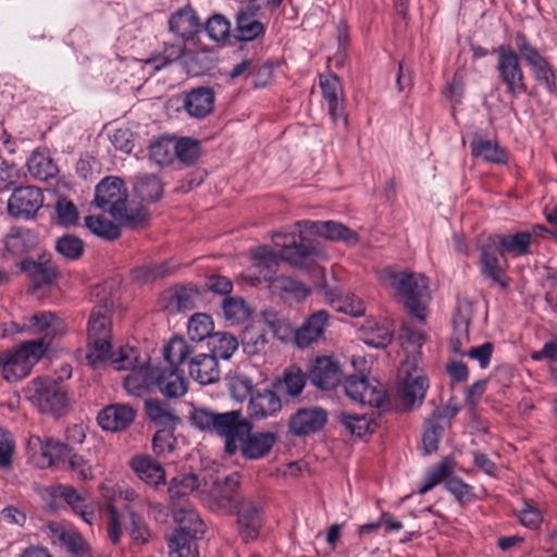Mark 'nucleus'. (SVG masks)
<instances>
[{
	"label": "nucleus",
	"instance_id": "nucleus-50",
	"mask_svg": "<svg viewBox=\"0 0 557 557\" xmlns=\"http://www.w3.org/2000/svg\"><path fill=\"white\" fill-rule=\"evenodd\" d=\"M341 423L357 437H362L369 433H373L376 422L368 414H357L343 412L339 417Z\"/></svg>",
	"mask_w": 557,
	"mask_h": 557
},
{
	"label": "nucleus",
	"instance_id": "nucleus-6",
	"mask_svg": "<svg viewBox=\"0 0 557 557\" xmlns=\"http://www.w3.org/2000/svg\"><path fill=\"white\" fill-rule=\"evenodd\" d=\"M389 283L405 309L420 322L425 321V309L430 300L428 278L409 272H392Z\"/></svg>",
	"mask_w": 557,
	"mask_h": 557
},
{
	"label": "nucleus",
	"instance_id": "nucleus-44",
	"mask_svg": "<svg viewBox=\"0 0 557 557\" xmlns=\"http://www.w3.org/2000/svg\"><path fill=\"white\" fill-rule=\"evenodd\" d=\"M262 318L274 337L284 343L294 341L295 330L283 313L274 309H265L262 311Z\"/></svg>",
	"mask_w": 557,
	"mask_h": 557
},
{
	"label": "nucleus",
	"instance_id": "nucleus-18",
	"mask_svg": "<svg viewBox=\"0 0 557 557\" xmlns=\"http://www.w3.org/2000/svg\"><path fill=\"white\" fill-rule=\"evenodd\" d=\"M339 362L329 356L317 357L309 368L308 379L312 385L322 391L335 388L342 381Z\"/></svg>",
	"mask_w": 557,
	"mask_h": 557
},
{
	"label": "nucleus",
	"instance_id": "nucleus-13",
	"mask_svg": "<svg viewBox=\"0 0 557 557\" xmlns=\"http://www.w3.org/2000/svg\"><path fill=\"white\" fill-rule=\"evenodd\" d=\"M479 261L478 267L480 274L494 284L499 285L506 289L509 286L506 277L508 269V261L499 247L495 244L490 236L479 246Z\"/></svg>",
	"mask_w": 557,
	"mask_h": 557
},
{
	"label": "nucleus",
	"instance_id": "nucleus-35",
	"mask_svg": "<svg viewBox=\"0 0 557 557\" xmlns=\"http://www.w3.org/2000/svg\"><path fill=\"white\" fill-rule=\"evenodd\" d=\"M495 240L504 255L509 253L513 257H521L532 253V233L528 231L518 232L512 235H490Z\"/></svg>",
	"mask_w": 557,
	"mask_h": 557
},
{
	"label": "nucleus",
	"instance_id": "nucleus-38",
	"mask_svg": "<svg viewBox=\"0 0 557 557\" xmlns=\"http://www.w3.org/2000/svg\"><path fill=\"white\" fill-rule=\"evenodd\" d=\"M470 150L473 158H481L488 163L506 164L508 160L506 150L497 141L482 136L473 138Z\"/></svg>",
	"mask_w": 557,
	"mask_h": 557
},
{
	"label": "nucleus",
	"instance_id": "nucleus-10",
	"mask_svg": "<svg viewBox=\"0 0 557 557\" xmlns=\"http://www.w3.org/2000/svg\"><path fill=\"white\" fill-rule=\"evenodd\" d=\"M24 395L41 412L60 414L66 407L65 391L52 379H34Z\"/></svg>",
	"mask_w": 557,
	"mask_h": 557
},
{
	"label": "nucleus",
	"instance_id": "nucleus-19",
	"mask_svg": "<svg viewBox=\"0 0 557 557\" xmlns=\"http://www.w3.org/2000/svg\"><path fill=\"white\" fill-rule=\"evenodd\" d=\"M429 386V379L424 375L406 376L397 386L398 409L408 412L420 407Z\"/></svg>",
	"mask_w": 557,
	"mask_h": 557
},
{
	"label": "nucleus",
	"instance_id": "nucleus-49",
	"mask_svg": "<svg viewBox=\"0 0 557 557\" xmlns=\"http://www.w3.org/2000/svg\"><path fill=\"white\" fill-rule=\"evenodd\" d=\"M200 293L194 285L176 286L170 296L169 307L177 311H189L195 308Z\"/></svg>",
	"mask_w": 557,
	"mask_h": 557
},
{
	"label": "nucleus",
	"instance_id": "nucleus-62",
	"mask_svg": "<svg viewBox=\"0 0 557 557\" xmlns=\"http://www.w3.org/2000/svg\"><path fill=\"white\" fill-rule=\"evenodd\" d=\"M445 490L450 493L460 506H467L475 500L474 488L461 478L454 475L445 484Z\"/></svg>",
	"mask_w": 557,
	"mask_h": 557
},
{
	"label": "nucleus",
	"instance_id": "nucleus-28",
	"mask_svg": "<svg viewBox=\"0 0 557 557\" xmlns=\"http://www.w3.org/2000/svg\"><path fill=\"white\" fill-rule=\"evenodd\" d=\"M21 269L28 274L35 289L51 285L59 275L57 265L50 259H25L21 262Z\"/></svg>",
	"mask_w": 557,
	"mask_h": 557
},
{
	"label": "nucleus",
	"instance_id": "nucleus-41",
	"mask_svg": "<svg viewBox=\"0 0 557 557\" xmlns=\"http://www.w3.org/2000/svg\"><path fill=\"white\" fill-rule=\"evenodd\" d=\"M176 270V265L171 261L148 262L133 269L132 277L138 283H150L171 276Z\"/></svg>",
	"mask_w": 557,
	"mask_h": 557
},
{
	"label": "nucleus",
	"instance_id": "nucleus-8",
	"mask_svg": "<svg viewBox=\"0 0 557 557\" xmlns=\"http://www.w3.org/2000/svg\"><path fill=\"white\" fill-rule=\"evenodd\" d=\"M108 515V537L113 545H117L121 541L123 527L129 534L135 545L147 544L152 534L143 516L125 506V511L121 513L113 505L107 506Z\"/></svg>",
	"mask_w": 557,
	"mask_h": 557
},
{
	"label": "nucleus",
	"instance_id": "nucleus-12",
	"mask_svg": "<svg viewBox=\"0 0 557 557\" xmlns=\"http://www.w3.org/2000/svg\"><path fill=\"white\" fill-rule=\"evenodd\" d=\"M496 52V70L499 79L506 85V92L516 99L527 91L525 77L520 65V53L504 46H500Z\"/></svg>",
	"mask_w": 557,
	"mask_h": 557
},
{
	"label": "nucleus",
	"instance_id": "nucleus-52",
	"mask_svg": "<svg viewBox=\"0 0 557 557\" xmlns=\"http://www.w3.org/2000/svg\"><path fill=\"white\" fill-rule=\"evenodd\" d=\"M211 349V356L215 359H230L238 348V341L228 333H214L208 343Z\"/></svg>",
	"mask_w": 557,
	"mask_h": 557
},
{
	"label": "nucleus",
	"instance_id": "nucleus-9",
	"mask_svg": "<svg viewBox=\"0 0 557 557\" xmlns=\"http://www.w3.org/2000/svg\"><path fill=\"white\" fill-rule=\"evenodd\" d=\"M65 330L64 321L51 311H38L23 319V323L11 322L0 324V337L26 332L33 335H41L39 339L47 343V348L52 339L61 335Z\"/></svg>",
	"mask_w": 557,
	"mask_h": 557
},
{
	"label": "nucleus",
	"instance_id": "nucleus-21",
	"mask_svg": "<svg viewBox=\"0 0 557 557\" xmlns=\"http://www.w3.org/2000/svg\"><path fill=\"white\" fill-rule=\"evenodd\" d=\"M136 418V409L127 404L116 403L106 406L97 416L99 426L109 432L126 430Z\"/></svg>",
	"mask_w": 557,
	"mask_h": 557
},
{
	"label": "nucleus",
	"instance_id": "nucleus-56",
	"mask_svg": "<svg viewBox=\"0 0 557 557\" xmlns=\"http://www.w3.org/2000/svg\"><path fill=\"white\" fill-rule=\"evenodd\" d=\"M85 225L91 233L104 239L113 240L121 235V230L117 225L100 215L86 216Z\"/></svg>",
	"mask_w": 557,
	"mask_h": 557
},
{
	"label": "nucleus",
	"instance_id": "nucleus-47",
	"mask_svg": "<svg viewBox=\"0 0 557 557\" xmlns=\"http://www.w3.org/2000/svg\"><path fill=\"white\" fill-rule=\"evenodd\" d=\"M135 195L145 202H154L163 194L161 180L154 174H145L137 177L134 184Z\"/></svg>",
	"mask_w": 557,
	"mask_h": 557
},
{
	"label": "nucleus",
	"instance_id": "nucleus-2",
	"mask_svg": "<svg viewBox=\"0 0 557 557\" xmlns=\"http://www.w3.org/2000/svg\"><path fill=\"white\" fill-rule=\"evenodd\" d=\"M199 37H173L171 41L164 42L163 50H156L143 61L150 65L153 72L160 71L170 63L178 60L182 55H187L186 67L191 76H200L212 71L219 60L218 52L208 47H198L191 50L190 46H196V39Z\"/></svg>",
	"mask_w": 557,
	"mask_h": 557
},
{
	"label": "nucleus",
	"instance_id": "nucleus-53",
	"mask_svg": "<svg viewBox=\"0 0 557 557\" xmlns=\"http://www.w3.org/2000/svg\"><path fill=\"white\" fill-rule=\"evenodd\" d=\"M213 329V320L209 314L196 313L188 321L187 334L193 342H201L210 339L214 334Z\"/></svg>",
	"mask_w": 557,
	"mask_h": 557
},
{
	"label": "nucleus",
	"instance_id": "nucleus-30",
	"mask_svg": "<svg viewBox=\"0 0 557 557\" xmlns=\"http://www.w3.org/2000/svg\"><path fill=\"white\" fill-rule=\"evenodd\" d=\"M310 232L331 240H342L348 245H355L359 240L358 234L345 226L343 223L335 221H312Z\"/></svg>",
	"mask_w": 557,
	"mask_h": 557
},
{
	"label": "nucleus",
	"instance_id": "nucleus-29",
	"mask_svg": "<svg viewBox=\"0 0 557 557\" xmlns=\"http://www.w3.org/2000/svg\"><path fill=\"white\" fill-rule=\"evenodd\" d=\"M157 368H151L143 361L129 371L124 379V387L128 394L140 396L146 392H150L156 387Z\"/></svg>",
	"mask_w": 557,
	"mask_h": 557
},
{
	"label": "nucleus",
	"instance_id": "nucleus-27",
	"mask_svg": "<svg viewBox=\"0 0 557 557\" xmlns=\"http://www.w3.org/2000/svg\"><path fill=\"white\" fill-rule=\"evenodd\" d=\"M456 461L453 456L443 457L437 463L426 469L418 494L425 495L441 483L446 484L454 476Z\"/></svg>",
	"mask_w": 557,
	"mask_h": 557
},
{
	"label": "nucleus",
	"instance_id": "nucleus-61",
	"mask_svg": "<svg viewBox=\"0 0 557 557\" xmlns=\"http://www.w3.org/2000/svg\"><path fill=\"white\" fill-rule=\"evenodd\" d=\"M326 296L336 311L349 314L351 317H361L366 312V305L361 298L354 294H348L343 298L335 299L333 293Z\"/></svg>",
	"mask_w": 557,
	"mask_h": 557
},
{
	"label": "nucleus",
	"instance_id": "nucleus-37",
	"mask_svg": "<svg viewBox=\"0 0 557 557\" xmlns=\"http://www.w3.org/2000/svg\"><path fill=\"white\" fill-rule=\"evenodd\" d=\"M169 28L175 35H199L202 32V24L196 11L185 7L171 15Z\"/></svg>",
	"mask_w": 557,
	"mask_h": 557
},
{
	"label": "nucleus",
	"instance_id": "nucleus-32",
	"mask_svg": "<svg viewBox=\"0 0 557 557\" xmlns=\"http://www.w3.org/2000/svg\"><path fill=\"white\" fill-rule=\"evenodd\" d=\"M237 523L239 534L245 542L253 541L259 536L262 515L261 509L253 504L237 507Z\"/></svg>",
	"mask_w": 557,
	"mask_h": 557
},
{
	"label": "nucleus",
	"instance_id": "nucleus-64",
	"mask_svg": "<svg viewBox=\"0 0 557 557\" xmlns=\"http://www.w3.org/2000/svg\"><path fill=\"white\" fill-rule=\"evenodd\" d=\"M242 345L244 352L255 356L263 351L268 345V337L263 331L255 327L246 329L243 333Z\"/></svg>",
	"mask_w": 557,
	"mask_h": 557
},
{
	"label": "nucleus",
	"instance_id": "nucleus-31",
	"mask_svg": "<svg viewBox=\"0 0 557 557\" xmlns=\"http://www.w3.org/2000/svg\"><path fill=\"white\" fill-rule=\"evenodd\" d=\"M172 516L178 528L174 532H182L191 536H201L206 532V524L199 513L189 505L183 504L180 508H172Z\"/></svg>",
	"mask_w": 557,
	"mask_h": 557
},
{
	"label": "nucleus",
	"instance_id": "nucleus-33",
	"mask_svg": "<svg viewBox=\"0 0 557 557\" xmlns=\"http://www.w3.org/2000/svg\"><path fill=\"white\" fill-rule=\"evenodd\" d=\"M238 485L239 481L237 474L227 475L222 482L214 483L211 494L221 510L232 512L237 509Z\"/></svg>",
	"mask_w": 557,
	"mask_h": 557
},
{
	"label": "nucleus",
	"instance_id": "nucleus-55",
	"mask_svg": "<svg viewBox=\"0 0 557 557\" xmlns=\"http://www.w3.org/2000/svg\"><path fill=\"white\" fill-rule=\"evenodd\" d=\"M54 247L58 253L70 261L78 260L85 250L84 242L73 234L59 237Z\"/></svg>",
	"mask_w": 557,
	"mask_h": 557
},
{
	"label": "nucleus",
	"instance_id": "nucleus-63",
	"mask_svg": "<svg viewBox=\"0 0 557 557\" xmlns=\"http://www.w3.org/2000/svg\"><path fill=\"white\" fill-rule=\"evenodd\" d=\"M519 522L530 530L540 529L544 517L541 509L531 499H523L522 508L516 511Z\"/></svg>",
	"mask_w": 557,
	"mask_h": 557
},
{
	"label": "nucleus",
	"instance_id": "nucleus-16",
	"mask_svg": "<svg viewBox=\"0 0 557 557\" xmlns=\"http://www.w3.org/2000/svg\"><path fill=\"white\" fill-rule=\"evenodd\" d=\"M245 394L249 396L248 411L252 419H265L282 409V401L276 392L268 387H257L249 380L240 381Z\"/></svg>",
	"mask_w": 557,
	"mask_h": 557
},
{
	"label": "nucleus",
	"instance_id": "nucleus-23",
	"mask_svg": "<svg viewBox=\"0 0 557 557\" xmlns=\"http://www.w3.org/2000/svg\"><path fill=\"white\" fill-rule=\"evenodd\" d=\"M215 94L211 87L199 86L183 96V109L188 116L201 120L214 109Z\"/></svg>",
	"mask_w": 557,
	"mask_h": 557
},
{
	"label": "nucleus",
	"instance_id": "nucleus-40",
	"mask_svg": "<svg viewBox=\"0 0 557 557\" xmlns=\"http://www.w3.org/2000/svg\"><path fill=\"white\" fill-rule=\"evenodd\" d=\"M59 491L60 497L72 508V510L86 523L92 524L96 519V512L91 502L72 486H60Z\"/></svg>",
	"mask_w": 557,
	"mask_h": 557
},
{
	"label": "nucleus",
	"instance_id": "nucleus-39",
	"mask_svg": "<svg viewBox=\"0 0 557 557\" xmlns=\"http://www.w3.org/2000/svg\"><path fill=\"white\" fill-rule=\"evenodd\" d=\"M131 467L138 478L147 484L159 485L165 482L163 468L149 456H134L131 460Z\"/></svg>",
	"mask_w": 557,
	"mask_h": 557
},
{
	"label": "nucleus",
	"instance_id": "nucleus-1",
	"mask_svg": "<svg viewBox=\"0 0 557 557\" xmlns=\"http://www.w3.org/2000/svg\"><path fill=\"white\" fill-rule=\"evenodd\" d=\"M272 242L280 248V253L267 245L251 251L253 262L243 273V280L251 286L268 285L276 276L282 260L301 269H310L314 261L317 250L300 233H275Z\"/></svg>",
	"mask_w": 557,
	"mask_h": 557
},
{
	"label": "nucleus",
	"instance_id": "nucleus-4",
	"mask_svg": "<svg viewBox=\"0 0 557 557\" xmlns=\"http://www.w3.org/2000/svg\"><path fill=\"white\" fill-rule=\"evenodd\" d=\"M113 301L104 299L94 306L87 322V355L90 366L97 368L107 361L112 348Z\"/></svg>",
	"mask_w": 557,
	"mask_h": 557
},
{
	"label": "nucleus",
	"instance_id": "nucleus-3",
	"mask_svg": "<svg viewBox=\"0 0 557 557\" xmlns=\"http://www.w3.org/2000/svg\"><path fill=\"white\" fill-rule=\"evenodd\" d=\"M190 346L183 337H173L163 348L165 367L157 368L156 388L168 398H178L186 394L188 383L184 377L185 362Z\"/></svg>",
	"mask_w": 557,
	"mask_h": 557
},
{
	"label": "nucleus",
	"instance_id": "nucleus-60",
	"mask_svg": "<svg viewBox=\"0 0 557 557\" xmlns=\"http://www.w3.org/2000/svg\"><path fill=\"white\" fill-rule=\"evenodd\" d=\"M107 360L117 370H133L143 362L139 361L138 351L133 347H121L119 351L110 350Z\"/></svg>",
	"mask_w": 557,
	"mask_h": 557
},
{
	"label": "nucleus",
	"instance_id": "nucleus-34",
	"mask_svg": "<svg viewBox=\"0 0 557 557\" xmlns=\"http://www.w3.org/2000/svg\"><path fill=\"white\" fill-rule=\"evenodd\" d=\"M238 47L233 51L234 58L239 60L231 70L225 71L222 75L228 83L235 84L239 81L246 79L255 73L253 61L251 58L243 55L247 42L252 41L257 37H234Z\"/></svg>",
	"mask_w": 557,
	"mask_h": 557
},
{
	"label": "nucleus",
	"instance_id": "nucleus-59",
	"mask_svg": "<svg viewBox=\"0 0 557 557\" xmlns=\"http://www.w3.org/2000/svg\"><path fill=\"white\" fill-rule=\"evenodd\" d=\"M175 159L185 165H193L200 156L199 141L189 137L174 139Z\"/></svg>",
	"mask_w": 557,
	"mask_h": 557
},
{
	"label": "nucleus",
	"instance_id": "nucleus-42",
	"mask_svg": "<svg viewBox=\"0 0 557 557\" xmlns=\"http://www.w3.org/2000/svg\"><path fill=\"white\" fill-rule=\"evenodd\" d=\"M308 380V376L299 368L288 367L273 385L277 392L296 397L302 393Z\"/></svg>",
	"mask_w": 557,
	"mask_h": 557
},
{
	"label": "nucleus",
	"instance_id": "nucleus-14",
	"mask_svg": "<svg viewBox=\"0 0 557 557\" xmlns=\"http://www.w3.org/2000/svg\"><path fill=\"white\" fill-rule=\"evenodd\" d=\"M250 429H253V425L242 411L231 410L219 414L213 434L224 438V451L233 456L238 451L243 436Z\"/></svg>",
	"mask_w": 557,
	"mask_h": 557
},
{
	"label": "nucleus",
	"instance_id": "nucleus-7",
	"mask_svg": "<svg viewBox=\"0 0 557 557\" xmlns=\"http://www.w3.org/2000/svg\"><path fill=\"white\" fill-rule=\"evenodd\" d=\"M47 351V343L42 339L24 342L13 351L0 356L2 376L8 382H16L29 375L33 367Z\"/></svg>",
	"mask_w": 557,
	"mask_h": 557
},
{
	"label": "nucleus",
	"instance_id": "nucleus-48",
	"mask_svg": "<svg viewBox=\"0 0 557 557\" xmlns=\"http://www.w3.org/2000/svg\"><path fill=\"white\" fill-rule=\"evenodd\" d=\"M73 447L54 438H47L40 445L44 466L52 467L66 461Z\"/></svg>",
	"mask_w": 557,
	"mask_h": 557
},
{
	"label": "nucleus",
	"instance_id": "nucleus-57",
	"mask_svg": "<svg viewBox=\"0 0 557 557\" xmlns=\"http://www.w3.org/2000/svg\"><path fill=\"white\" fill-rule=\"evenodd\" d=\"M32 234L24 227H12L4 239L5 249L15 256L23 255L30 247Z\"/></svg>",
	"mask_w": 557,
	"mask_h": 557
},
{
	"label": "nucleus",
	"instance_id": "nucleus-24",
	"mask_svg": "<svg viewBox=\"0 0 557 557\" xmlns=\"http://www.w3.org/2000/svg\"><path fill=\"white\" fill-rule=\"evenodd\" d=\"M329 318L330 315L325 310H318L310 314L302 325L295 330V344L300 348H305L318 342L329 325Z\"/></svg>",
	"mask_w": 557,
	"mask_h": 557
},
{
	"label": "nucleus",
	"instance_id": "nucleus-45",
	"mask_svg": "<svg viewBox=\"0 0 557 557\" xmlns=\"http://www.w3.org/2000/svg\"><path fill=\"white\" fill-rule=\"evenodd\" d=\"M201 536H191L182 532H173L168 540L170 557H198L197 540Z\"/></svg>",
	"mask_w": 557,
	"mask_h": 557
},
{
	"label": "nucleus",
	"instance_id": "nucleus-26",
	"mask_svg": "<svg viewBox=\"0 0 557 557\" xmlns=\"http://www.w3.org/2000/svg\"><path fill=\"white\" fill-rule=\"evenodd\" d=\"M267 286L273 295L286 301H302L311 293L310 287L287 275H276Z\"/></svg>",
	"mask_w": 557,
	"mask_h": 557
},
{
	"label": "nucleus",
	"instance_id": "nucleus-11",
	"mask_svg": "<svg viewBox=\"0 0 557 557\" xmlns=\"http://www.w3.org/2000/svg\"><path fill=\"white\" fill-rule=\"evenodd\" d=\"M346 396L354 403L362 406L375 407L382 410L389 409V398L384 386L374 379L349 375L344 382Z\"/></svg>",
	"mask_w": 557,
	"mask_h": 557
},
{
	"label": "nucleus",
	"instance_id": "nucleus-36",
	"mask_svg": "<svg viewBox=\"0 0 557 557\" xmlns=\"http://www.w3.org/2000/svg\"><path fill=\"white\" fill-rule=\"evenodd\" d=\"M145 413L147 419L160 429H176L180 418L170 406L160 399L148 398L145 400Z\"/></svg>",
	"mask_w": 557,
	"mask_h": 557
},
{
	"label": "nucleus",
	"instance_id": "nucleus-17",
	"mask_svg": "<svg viewBox=\"0 0 557 557\" xmlns=\"http://www.w3.org/2000/svg\"><path fill=\"white\" fill-rule=\"evenodd\" d=\"M327 411L319 406L302 407L290 416L288 431L295 436H307L320 432L327 422Z\"/></svg>",
	"mask_w": 557,
	"mask_h": 557
},
{
	"label": "nucleus",
	"instance_id": "nucleus-43",
	"mask_svg": "<svg viewBox=\"0 0 557 557\" xmlns=\"http://www.w3.org/2000/svg\"><path fill=\"white\" fill-rule=\"evenodd\" d=\"M363 333L364 343L375 348L386 347L394 337V330L387 321H367Z\"/></svg>",
	"mask_w": 557,
	"mask_h": 557
},
{
	"label": "nucleus",
	"instance_id": "nucleus-5",
	"mask_svg": "<svg viewBox=\"0 0 557 557\" xmlns=\"http://www.w3.org/2000/svg\"><path fill=\"white\" fill-rule=\"evenodd\" d=\"M94 203L97 208L109 212L115 220L126 222L132 226L147 220V212L138 209L135 214L127 211V191L124 182L116 176H109L96 186Z\"/></svg>",
	"mask_w": 557,
	"mask_h": 557
},
{
	"label": "nucleus",
	"instance_id": "nucleus-58",
	"mask_svg": "<svg viewBox=\"0 0 557 557\" xmlns=\"http://www.w3.org/2000/svg\"><path fill=\"white\" fill-rule=\"evenodd\" d=\"M220 412L206 407H193L189 411L190 424L202 432L213 433Z\"/></svg>",
	"mask_w": 557,
	"mask_h": 557
},
{
	"label": "nucleus",
	"instance_id": "nucleus-20",
	"mask_svg": "<svg viewBox=\"0 0 557 557\" xmlns=\"http://www.w3.org/2000/svg\"><path fill=\"white\" fill-rule=\"evenodd\" d=\"M44 203L41 189L35 186H20L12 193L8 210L13 216H33Z\"/></svg>",
	"mask_w": 557,
	"mask_h": 557
},
{
	"label": "nucleus",
	"instance_id": "nucleus-54",
	"mask_svg": "<svg viewBox=\"0 0 557 557\" xmlns=\"http://www.w3.org/2000/svg\"><path fill=\"white\" fill-rule=\"evenodd\" d=\"M257 15L258 10L251 4L240 10L236 15L237 29L249 35H263L265 28Z\"/></svg>",
	"mask_w": 557,
	"mask_h": 557
},
{
	"label": "nucleus",
	"instance_id": "nucleus-25",
	"mask_svg": "<svg viewBox=\"0 0 557 557\" xmlns=\"http://www.w3.org/2000/svg\"><path fill=\"white\" fill-rule=\"evenodd\" d=\"M190 352H193L191 349ZM185 364L188 366L190 377L201 385H209L219 381L220 369L218 360L210 354H198L194 356L189 354Z\"/></svg>",
	"mask_w": 557,
	"mask_h": 557
},
{
	"label": "nucleus",
	"instance_id": "nucleus-22",
	"mask_svg": "<svg viewBox=\"0 0 557 557\" xmlns=\"http://www.w3.org/2000/svg\"><path fill=\"white\" fill-rule=\"evenodd\" d=\"M277 441L275 433L270 431L246 433L240 443L238 451L247 460H259L267 457Z\"/></svg>",
	"mask_w": 557,
	"mask_h": 557
},
{
	"label": "nucleus",
	"instance_id": "nucleus-46",
	"mask_svg": "<svg viewBox=\"0 0 557 557\" xmlns=\"http://www.w3.org/2000/svg\"><path fill=\"white\" fill-rule=\"evenodd\" d=\"M29 174L40 181H47L54 177L59 170L51 157L44 152L35 151L27 160Z\"/></svg>",
	"mask_w": 557,
	"mask_h": 557
},
{
	"label": "nucleus",
	"instance_id": "nucleus-15",
	"mask_svg": "<svg viewBox=\"0 0 557 557\" xmlns=\"http://www.w3.org/2000/svg\"><path fill=\"white\" fill-rule=\"evenodd\" d=\"M516 47L521 59L531 69L537 84L543 86L548 94H557L556 74L549 62L525 40V37H519Z\"/></svg>",
	"mask_w": 557,
	"mask_h": 557
},
{
	"label": "nucleus",
	"instance_id": "nucleus-51",
	"mask_svg": "<svg viewBox=\"0 0 557 557\" xmlns=\"http://www.w3.org/2000/svg\"><path fill=\"white\" fill-rule=\"evenodd\" d=\"M149 159L160 166L169 165L175 159L174 138L160 137L149 146Z\"/></svg>",
	"mask_w": 557,
	"mask_h": 557
}]
</instances>
